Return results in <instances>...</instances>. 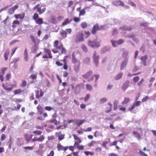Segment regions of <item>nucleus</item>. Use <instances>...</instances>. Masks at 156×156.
Masks as SVG:
<instances>
[{
	"instance_id": "f257e3e1",
	"label": "nucleus",
	"mask_w": 156,
	"mask_h": 156,
	"mask_svg": "<svg viewBox=\"0 0 156 156\" xmlns=\"http://www.w3.org/2000/svg\"><path fill=\"white\" fill-rule=\"evenodd\" d=\"M89 46L93 48H98L100 46L99 43L97 41V39L93 40H89L88 42Z\"/></svg>"
},
{
	"instance_id": "f03ea898",
	"label": "nucleus",
	"mask_w": 156,
	"mask_h": 156,
	"mask_svg": "<svg viewBox=\"0 0 156 156\" xmlns=\"http://www.w3.org/2000/svg\"><path fill=\"white\" fill-rule=\"evenodd\" d=\"M40 4H37L33 8V10H37V11L39 12V14L40 15L43 13L45 11L46 9V7L43 8L42 9L40 7Z\"/></svg>"
},
{
	"instance_id": "7ed1b4c3",
	"label": "nucleus",
	"mask_w": 156,
	"mask_h": 156,
	"mask_svg": "<svg viewBox=\"0 0 156 156\" xmlns=\"http://www.w3.org/2000/svg\"><path fill=\"white\" fill-rule=\"evenodd\" d=\"M99 56L96 51H94L93 55V60L96 67H98L99 64Z\"/></svg>"
},
{
	"instance_id": "20e7f679",
	"label": "nucleus",
	"mask_w": 156,
	"mask_h": 156,
	"mask_svg": "<svg viewBox=\"0 0 156 156\" xmlns=\"http://www.w3.org/2000/svg\"><path fill=\"white\" fill-rule=\"evenodd\" d=\"M111 41L112 46L114 47H117L118 45L121 44L124 42L123 40L122 39H119L118 41L112 40Z\"/></svg>"
},
{
	"instance_id": "39448f33",
	"label": "nucleus",
	"mask_w": 156,
	"mask_h": 156,
	"mask_svg": "<svg viewBox=\"0 0 156 156\" xmlns=\"http://www.w3.org/2000/svg\"><path fill=\"white\" fill-rule=\"evenodd\" d=\"M112 4L115 6H124V3L121 0H116L112 2Z\"/></svg>"
},
{
	"instance_id": "423d86ee",
	"label": "nucleus",
	"mask_w": 156,
	"mask_h": 156,
	"mask_svg": "<svg viewBox=\"0 0 156 156\" xmlns=\"http://www.w3.org/2000/svg\"><path fill=\"white\" fill-rule=\"evenodd\" d=\"M45 139L43 135L40 136L39 138L34 137L33 138L32 140L33 142H35L38 141L40 142H42L44 141Z\"/></svg>"
},
{
	"instance_id": "0eeeda50",
	"label": "nucleus",
	"mask_w": 156,
	"mask_h": 156,
	"mask_svg": "<svg viewBox=\"0 0 156 156\" xmlns=\"http://www.w3.org/2000/svg\"><path fill=\"white\" fill-rule=\"evenodd\" d=\"M141 103V102L140 101H138L136 102H134L133 103V105L130 108H129V111H132L136 106H138L140 105Z\"/></svg>"
},
{
	"instance_id": "6e6552de",
	"label": "nucleus",
	"mask_w": 156,
	"mask_h": 156,
	"mask_svg": "<svg viewBox=\"0 0 156 156\" xmlns=\"http://www.w3.org/2000/svg\"><path fill=\"white\" fill-rule=\"evenodd\" d=\"M18 8V6L17 5H15L14 7L10 9L8 11V13L10 15H11L14 13V11Z\"/></svg>"
},
{
	"instance_id": "1a4fd4ad",
	"label": "nucleus",
	"mask_w": 156,
	"mask_h": 156,
	"mask_svg": "<svg viewBox=\"0 0 156 156\" xmlns=\"http://www.w3.org/2000/svg\"><path fill=\"white\" fill-rule=\"evenodd\" d=\"M99 30L100 28L99 25L98 24H97L94 26L91 31V33L93 34H95L96 32Z\"/></svg>"
},
{
	"instance_id": "9d476101",
	"label": "nucleus",
	"mask_w": 156,
	"mask_h": 156,
	"mask_svg": "<svg viewBox=\"0 0 156 156\" xmlns=\"http://www.w3.org/2000/svg\"><path fill=\"white\" fill-rule=\"evenodd\" d=\"M129 81L127 80L124 83L122 86V89L123 90L125 91L129 87Z\"/></svg>"
},
{
	"instance_id": "9b49d317",
	"label": "nucleus",
	"mask_w": 156,
	"mask_h": 156,
	"mask_svg": "<svg viewBox=\"0 0 156 156\" xmlns=\"http://www.w3.org/2000/svg\"><path fill=\"white\" fill-rule=\"evenodd\" d=\"M140 60H141L142 63H143L144 65L146 66L147 65V55H145L142 56L140 58Z\"/></svg>"
},
{
	"instance_id": "f8f14e48",
	"label": "nucleus",
	"mask_w": 156,
	"mask_h": 156,
	"mask_svg": "<svg viewBox=\"0 0 156 156\" xmlns=\"http://www.w3.org/2000/svg\"><path fill=\"white\" fill-rule=\"evenodd\" d=\"M128 62L127 58H125L124 61L122 62L121 65L120 70H123L124 68L126 66Z\"/></svg>"
},
{
	"instance_id": "ddd939ff",
	"label": "nucleus",
	"mask_w": 156,
	"mask_h": 156,
	"mask_svg": "<svg viewBox=\"0 0 156 156\" xmlns=\"http://www.w3.org/2000/svg\"><path fill=\"white\" fill-rule=\"evenodd\" d=\"M133 27L130 26H124L120 28V29L124 30H127L129 31H130L132 30Z\"/></svg>"
},
{
	"instance_id": "4468645a",
	"label": "nucleus",
	"mask_w": 156,
	"mask_h": 156,
	"mask_svg": "<svg viewBox=\"0 0 156 156\" xmlns=\"http://www.w3.org/2000/svg\"><path fill=\"white\" fill-rule=\"evenodd\" d=\"M58 41H55L54 42V46L57 49H58L59 50H61L62 48L63 47V46L62 44H61L60 46H58Z\"/></svg>"
},
{
	"instance_id": "2eb2a0df",
	"label": "nucleus",
	"mask_w": 156,
	"mask_h": 156,
	"mask_svg": "<svg viewBox=\"0 0 156 156\" xmlns=\"http://www.w3.org/2000/svg\"><path fill=\"white\" fill-rule=\"evenodd\" d=\"M37 108L39 114L40 115H42L44 109L41 106L38 105Z\"/></svg>"
},
{
	"instance_id": "dca6fc26",
	"label": "nucleus",
	"mask_w": 156,
	"mask_h": 156,
	"mask_svg": "<svg viewBox=\"0 0 156 156\" xmlns=\"http://www.w3.org/2000/svg\"><path fill=\"white\" fill-rule=\"evenodd\" d=\"M39 92L38 90L35 91V95L37 98H38L40 97H41L43 95V93L41 90L40 92V95H39Z\"/></svg>"
},
{
	"instance_id": "f3484780",
	"label": "nucleus",
	"mask_w": 156,
	"mask_h": 156,
	"mask_svg": "<svg viewBox=\"0 0 156 156\" xmlns=\"http://www.w3.org/2000/svg\"><path fill=\"white\" fill-rule=\"evenodd\" d=\"M81 88V84H78L75 87V89L74 91L75 93V94L78 93L80 90Z\"/></svg>"
},
{
	"instance_id": "a211bd4d",
	"label": "nucleus",
	"mask_w": 156,
	"mask_h": 156,
	"mask_svg": "<svg viewBox=\"0 0 156 156\" xmlns=\"http://www.w3.org/2000/svg\"><path fill=\"white\" fill-rule=\"evenodd\" d=\"M92 74V71H89L85 75H83L82 76L83 77L87 79H88L90 76H91V75Z\"/></svg>"
},
{
	"instance_id": "6ab92c4d",
	"label": "nucleus",
	"mask_w": 156,
	"mask_h": 156,
	"mask_svg": "<svg viewBox=\"0 0 156 156\" xmlns=\"http://www.w3.org/2000/svg\"><path fill=\"white\" fill-rule=\"evenodd\" d=\"M85 122V121L83 120H76L75 121L76 124L77 126H79Z\"/></svg>"
},
{
	"instance_id": "aec40b11",
	"label": "nucleus",
	"mask_w": 156,
	"mask_h": 156,
	"mask_svg": "<svg viewBox=\"0 0 156 156\" xmlns=\"http://www.w3.org/2000/svg\"><path fill=\"white\" fill-rule=\"evenodd\" d=\"M15 17L16 19H22L24 18V14H15Z\"/></svg>"
},
{
	"instance_id": "412c9836",
	"label": "nucleus",
	"mask_w": 156,
	"mask_h": 156,
	"mask_svg": "<svg viewBox=\"0 0 156 156\" xmlns=\"http://www.w3.org/2000/svg\"><path fill=\"white\" fill-rule=\"evenodd\" d=\"M80 62H78L77 65H75L74 66V69L75 72H78L79 70Z\"/></svg>"
},
{
	"instance_id": "4be33fe9",
	"label": "nucleus",
	"mask_w": 156,
	"mask_h": 156,
	"mask_svg": "<svg viewBox=\"0 0 156 156\" xmlns=\"http://www.w3.org/2000/svg\"><path fill=\"white\" fill-rule=\"evenodd\" d=\"M133 134L134 137L136 138H137L138 140L141 139V138L140 135L136 131H134L133 132Z\"/></svg>"
},
{
	"instance_id": "5701e85b",
	"label": "nucleus",
	"mask_w": 156,
	"mask_h": 156,
	"mask_svg": "<svg viewBox=\"0 0 156 156\" xmlns=\"http://www.w3.org/2000/svg\"><path fill=\"white\" fill-rule=\"evenodd\" d=\"M9 49H7L4 54V56L5 61H7L8 59V56L9 54Z\"/></svg>"
},
{
	"instance_id": "b1692460",
	"label": "nucleus",
	"mask_w": 156,
	"mask_h": 156,
	"mask_svg": "<svg viewBox=\"0 0 156 156\" xmlns=\"http://www.w3.org/2000/svg\"><path fill=\"white\" fill-rule=\"evenodd\" d=\"M44 51L45 53L47 54V55H48L49 58H52V56L51 55V51L50 50L48 49L45 48L44 49Z\"/></svg>"
},
{
	"instance_id": "393cba45",
	"label": "nucleus",
	"mask_w": 156,
	"mask_h": 156,
	"mask_svg": "<svg viewBox=\"0 0 156 156\" xmlns=\"http://www.w3.org/2000/svg\"><path fill=\"white\" fill-rule=\"evenodd\" d=\"M36 23L38 24H41L43 23V20L41 18H38L35 20Z\"/></svg>"
},
{
	"instance_id": "a878e982",
	"label": "nucleus",
	"mask_w": 156,
	"mask_h": 156,
	"mask_svg": "<svg viewBox=\"0 0 156 156\" xmlns=\"http://www.w3.org/2000/svg\"><path fill=\"white\" fill-rule=\"evenodd\" d=\"M37 49L38 48L37 45V44H35L34 45H33L32 47V52L33 53H34L36 52V51L37 50Z\"/></svg>"
},
{
	"instance_id": "bb28decb",
	"label": "nucleus",
	"mask_w": 156,
	"mask_h": 156,
	"mask_svg": "<svg viewBox=\"0 0 156 156\" xmlns=\"http://www.w3.org/2000/svg\"><path fill=\"white\" fill-rule=\"evenodd\" d=\"M60 34L63 38H64L67 37V34L65 30H62L60 32Z\"/></svg>"
},
{
	"instance_id": "cd10ccee",
	"label": "nucleus",
	"mask_w": 156,
	"mask_h": 156,
	"mask_svg": "<svg viewBox=\"0 0 156 156\" xmlns=\"http://www.w3.org/2000/svg\"><path fill=\"white\" fill-rule=\"evenodd\" d=\"M16 143L18 146H20L22 145L23 144V141L21 139L18 138L17 139V141Z\"/></svg>"
},
{
	"instance_id": "c85d7f7f",
	"label": "nucleus",
	"mask_w": 156,
	"mask_h": 156,
	"mask_svg": "<svg viewBox=\"0 0 156 156\" xmlns=\"http://www.w3.org/2000/svg\"><path fill=\"white\" fill-rule=\"evenodd\" d=\"M80 25L82 28L83 29H85L87 27V24L86 22H82L81 23Z\"/></svg>"
},
{
	"instance_id": "c756f323",
	"label": "nucleus",
	"mask_w": 156,
	"mask_h": 156,
	"mask_svg": "<svg viewBox=\"0 0 156 156\" xmlns=\"http://www.w3.org/2000/svg\"><path fill=\"white\" fill-rule=\"evenodd\" d=\"M130 101V99L128 98H125L124 101H122V104H126L128 103Z\"/></svg>"
},
{
	"instance_id": "7c9ffc66",
	"label": "nucleus",
	"mask_w": 156,
	"mask_h": 156,
	"mask_svg": "<svg viewBox=\"0 0 156 156\" xmlns=\"http://www.w3.org/2000/svg\"><path fill=\"white\" fill-rule=\"evenodd\" d=\"M118 101L116 100H115L114 102V110H116L117 108V105Z\"/></svg>"
},
{
	"instance_id": "2f4dec72",
	"label": "nucleus",
	"mask_w": 156,
	"mask_h": 156,
	"mask_svg": "<svg viewBox=\"0 0 156 156\" xmlns=\"http://www.w3.org/2000/svg\"><path fill=\"white\" fill-rule=\"evenodd\" d=\"M2 86L3 88L6 91H10L13 89V87H6L3 84H2Z\"/></svg>"
},
{
	"instance_id": "473e14b6",
	"label": "nucleus",
	"mask_w": 156,
	"mask_h": 156,
	"mask_svg": "<svg viewBox=\"0 0 156 156\" xmlns=\"http://www.w3.org/2000/svg\"><path fill=\"white\" fill-rule=\"evenodd\" d=\"M73 136L74 137V140H76L79 142V143H81V140L78 137V136L76 134H73Z\"/></svg>"
},
{
	"instance_id": "72a5a7b5",
	"label": "nucleus",
	"mask_w": 156,
	"mask_h": 156,
	"mask_svg": "<svg viewBox=\"0 0 156 156\" xmlns=\"http://www.w3.org/2000/svg\"><path fill=\"white\" fill-rule=\"evenodd\" d=\"M42 133V132L40 130H35L33 132V133L36 135H40Z\"/></svg>"
},
{
	"instance_id": "f704fd0d",
	"label": "nucleus",
	"mask_w": 156,
	"mask_h": 156,
	"mask_svg": "<svg viewBox=\"0 0 156 156\" xmlns=\"http://www.w3.org/2000/svg\"><path fill=\"white\" fill-rule=\"evenodd\" d=\"M12 24L13 25L12 26V27L13 28H15L16 27V26L15 25V24L19 25L20 24V22L18 20H15L13 21Z\"/></svg>"
},
{
	"instance_id": "c9c22d12",
	"label": "nucleus",
	"mask_w": 156,
	"mask_h": 156,
	"mask_svg": "<svg viewBox=\"0 0 156 156\" xmlns=\"http://www.w3.org/2000/svg\"><path fill=\"white\" fill-rule=\"evenodd\" d=\"M57 148L58 150V151H60L61 150H63L64 146L60 144H58L57 146Z\"/></svg>"
},
{
	"instance_id": "e433bc0d",
	"label": "nucleus",
	"mask_w": 156,
	"mask_h": 156,
	"mask_svg": "<svg viewBox=\"0 0 156 156\" xmlns=\"http://www.w3.org/2000/svg\"><path fill=\"white\" fill-rule=\"evenodd\" d=\"M122 76V73H119L115 77V79L116 80H118L121 78Z\"/></svg>"
},
{
	"instance_id": "4c0bfd02",
	"label": "nucleus",
	"mask_w": 156,
	"mask_h": 156,
	"mask_svg": "<svg viewBox=\"0 0 156 156\" xmlns=\"http://www.w3.org/2000/svg\"><path fill=\"white\" fill-rule=\"evenodd\" d=\"M128 37L132 38L134 41L136 42V39L135 38V36L133 34H130L128 35L127 36Z\"/></svg>"
},
{
	"instance_id": "58836bf2",
	"label": "nucleus",
	"mask_w": 156,
	"mask_h": 156,
	"mask_svg": "<svg viewBox=\"0 0 156 156\" xmlns=\"http://www.w3.org/2000/svg\"><path fill=\"white\" fill-rule=\"evenodd\" d=\"M72 61L74 63L79 62H78V60L76 58V57L74 56V53H73L72 55Z\"/></svg>"
},
{
	"instance_id": "ea45409f",
	"label": "nucleus",
	"mask_w": 156,
	"mask_h": 156,
	"mask_svg": "<svg viewBox=\"0 0 156 156\" xmlns=\"http://www.w3.org/2000/svg\"><path fill=\"white\" fill-rule=\"evenodd\" d=\"M70 22L69 21V20L68 19H66L65 20L64 22L62 23V25L63 26L66 25L68 23H69Z\"/></svg>"
},
{
	"instance_id": "a19ab883",
	"label": "nucleus",
	"mask_w": 156,
	"mask_h": 156,
	"mask_svg": "<svg viewBox=\"0 0 156 156\" xmlns=\"http://www.w3.org/2000/svg\"><path fill=\"white\" fill-rule=\"evenodd\" d=\"M86 88L87 90L90 91L92 89V86L89 84H86Z\"/></svg>"
},
{
	"instance_id": "79ce46f5",
	"label": "nucleus",
	"mask_w": 156,
	"mask_h": 156,
	"mask_svg": "<svg viewBox=\"0 0 156 156\" xmlns=\"http://www.w3.org/2000/svg\"><path fill=\"white\" fill-rule=\"evenodd\" d=\"M86 12L85 10L83 9L80 10V11L79 15L80 16H83L85 14Z\"/></svg>"
},
{
	"instance_id": "37998d69",
	"label": "nucleus",
	"mask_w": 156,
	"mask_h": 156,
	"mask_svg": "<svg viewBox=\"0 0 156 156\" xmlns=\"http://www.w3.org/2000/svg\"><path fill=\"white\" fill-rule=\"evenodd\" d=\"M30 37L31 40L35 44H36V42L35 40V39L34 36L33 35H31L30 36Z\"/></svg>"
},
{
	"instance_id": "c03bdc74",
	"label": "nucleus",
	"mask_w": 156,
	"mask_h": 156,
	"mask_svg": "<svg viewBox=\"0 0 156 156\" xmlns=\"http://www.w3.org/2000/svg\"><path fill=\"white\" fill-rule=\"evenodd\" d=\"M51 123H54L55 125H57V121L55 119H51L49 121Z\"/></svg>"
},
{
	"instance_id": "a18cd8bd",
	"label": "nucleus",
	"mask_w": 156,
	"mask_h": 156,
	"mask_svg": "<svg viewBox=\"0 0 156 156\" xmlns=\"http://www.w3.org/2000/svg\"><path fill=\"white\" fill-rule=\"evenodd\" d=\"M38 17V14L37 13H35L34 15L33 19L34 20H35L36 19L39 18Z\"/></svg>"
},
{
	"instance_id": "49530a36",
	"label": "nucleus",
	"mask_w": 156,
	"mask_h": 156,
	"mask_svg": "<svg viewBox=\"0 0 156 156\" xmlns=\"http://www.w3.org/2000/svg\"><path fill=\"white\" fill-rule=\"evenodd\" d=\"M84 153L85 154H86L87 155H90L91 156L93 155L94 154V153L92 152H90L89 151H85L84 152Z\"/></svg>"
},
{
	"instance_id": "de8ad7c7",
	"label": "nucleus",
	"mask_w": 156,
	"mask_h": 156,
	"mask_svg": "<svg viewBox=\"0 0 156 156\" xmlns=\"http://www.w3.org/2000/svg\"><path fill=\"white\" fill-rule=\"evenodd\" d=\"M128 55V52L127 51H125L123 52V56L124 58H126Z\"/></svg>"
},
{
	"instance_id": "09e8293b",
	"label": "nucleus",
	"mask_w": 156,
	"mask_h": 156,
	"mask_svg": "<svg viewBox=\"0 0 156 156\" xmlns=\"http://www.w3.org/2000/svg\"><path fill=\"white\" fill-rule=\"evenodd\" d=\"M66 34H70L72 32V30L70 28L66 29L65 30Z\"/></svg>"
},
{
	"instance_id": "8fccbe9b",
	"label": "nucleus",
	"mask_w": 156,
	"mask_h": 156,
	"mask_svg": "<svg viewBox=\"0 0 156 156\" xmlns=\"http://www.w3.org/2000/svg\"><path fill=\"white\" fill-rule=\"evenodd\" d=\"M139 153L141 156H148L147 154L143 152L141 150H140Z\"/></svg>"
},
{
	"instance_id": "3c124183",
	"label": "nucleus",
	"mask_w": 156,
	"mask_h": 156,
	"mask_svg": "<svg viewBox=\"0 0 156 156\" xmlns=\"http://www.w3.org/2000/svg\"><path fill=\"white\" fill-rule=\"evenodd\" d=\"M21 92V90L20 89H18L15 90L14 91L15 94H20Z\"/></svg>"
},
{
	"instance_id": "603ef678",
	"label": "nucleus",
	"mask_w": 156,
	"mask_h": 156,
	"mask_svg": "<svg viewBox=\"0 0 156 156\" xmlns=\"http://www.w3.org/2000/svg\"><path fill=\"white\" fill-rule=\"evenodd\" d=\"M53 109V108L50 106H46L45 107V109L48 111H50Z\"/></svg>"
},
{
	"instance_id": "864d4df0",
	"label": "nucleus",
	"mask_w": 156,
	"mask_h": 156,
	"mask_svg": "<svg viewBox=\"0 0 156 156\" xmlns=\"http://www.w3.org/2000/svg\"><path fill=\"white\" fill-rule=\"evenodd\" d=\"M148 23L147 22L141 23H140V26H141L146 27V26H147L148 25Z\"/></svg>"
},
{
	"instance_id": "5fc2aeb1",
	"label": "nucleus",
	"mask_w": 156,
	"mask_h": 156,
	"mask_svg": "<svg viewBox=\"0 0 156 156\" xmlns=\"http://www.w3.org/2000/svg\"><path fill=\"white\" fill-rule=\"evenodd\" d=\"M111 49V48L109 46H106L103 48V50L105 51H109Z\"/></svg>"
},
{
	"instance_id": "6e6d98bb",
	"label": "nucleus",
	"mask_w": 156,
	"mask_h": 156,
	"mask_svg": "<svg viewBox=\"0 0 156 156\" xmlns=\"http://www.w3.org/2000/svg\"><path fill=\"white\" fill-rule=\"evenodd\" d=\"M19 60V58H15L13 59V61L11 62V63H14L16 64Z\"/></svg>"
},
{
	"instance_id": "4d7b16f0",
	"label": "nucleus",
	"mask_w": 156,
	"mask_h": 156,
	"mask_svg": "<svg viewBox=\"0 0 156 156\" xmlns=\"http://www.w3.org/2000/svg\"><path fill=\"white\" fill-rule=\"evenodd\" d=\"M7 67H4L2 69V75H3L5 74V71L7 70Z\"/></svg>"
},
{
	"instance_id": "13d9d810",
	"label": "nucleus",
	"mask_w": 156,
	"mask_h": 156,
	"mask_svg": "<svg viewBox=\"0 0 156 156\" xmlns=\"http://www.w3.org/2000/svg\"><path fill=\"white\" fill-rule=\"evenodd\" d=\"M90 97V94H87L86 95L85 98H84V100L85 101H87Z\"/></svg>"
},
{
	"instance_id": "bf43d9fd",
	"label": "nucleus",
	"mask_w": 156,
	"mask_h": 156,
	"mask_svg": "<svg viewBox=\"0 0 156 156\" xmlns=\"http://www.w3.org/2000/svg\"><path fill=\"white\" fill-rule=\"evenodd\" d=\"M145 50V47L144 45H143L140 48V51L144 52Z\"/></svg>"
},
{
	"instance_id": "052dcab7",
	"label": "nucleus",
	"mask_w": 156,
	"mask_h": 156,
	"mask_svg": "<svg viewBox=\"0 0 156 156\" xmlns=\"http://www.w3.org/2000/svg\"><path fill=\"white\" fill-rule=\"evenodd\" d=\"M6 138V136L4 134H2L1 137V141H3Z\"/></svg>"
},
{
	"instance_id": "680f3d73",
	"label": "nucleus",
	"mask_w": 156,
	"mask_h": 156,
	"mask_svg": "<svg viewBox=\"0 0 156 156\" xmlns=\"http://www.w3.org/2000/svg\"><path fill=\"white\" fill-rule=\"evenodd\" d=\"M37 76L36 74H33L30 76V77L33 80L37 78Z\"/></svg>"
},
{
	"instance_id": "e2e57ef3",
	"label": "nucleus",
	"mask_w": 156,
	"mask_h": 156,
	"mask_svg": "<svg viewBox=\"0 0 156 156\" xmlns=\"http://www.w3.org/2000/svg\"><path fill=\"white\" fill-rule=\"evenodd\" d=\"M66 52V50L63 47L61 49V53L62 54H65Z\"/></svg>"
},
{
	"instance_id": "0e129e2a",
	"label": "nucleus",
	"mask_w": 156,
	"mask_h": 156,
	"mask_svg": "<svg viewBox=\"0 0 156 156\" xmlns=\"http://www.w3.org/2000/svg\"><path fill=\"white\" fill-rule=\"evenodd\" d=\"M65 135L64 134H62L61 135L59 136H58V140H62L64 138Z\"/></svg>"
},
{
	"instance_id": "69168bd1",
	"label": "nucleus",
	"mask_w": 156,
	"mask_h": 156,
	"mask_svg": "<svg viewBox=\"0 0 156 156\" xmlns=\"http://www.w3.org/2000/svg\"><path fill=\"white\" fill-rule=\"evenodd\" d=\"M83 38L82 35H80V37L78 38V42L83 41Z\"/></svg>"
},
{
	"instance_id": "338daca9",
	"label": "nucleus",
	"mask_w": 156,
	"mask_h": 156,
	"mask_svg": "<svg viewBox=\"0 0 156 156\" xmlns=\"http://www.w3.org/2000/svg\"><path fill=\"white\" fill-rule=\"evenodd\" d=\"M139 79V78L138 76H136L133 78V80L135 82H136L138 81Z\"/></svg>"
},
{
	"instance_id": "774afa93",
	"label": "nucleus",
	"mask_w": 156,
	"mask_h": 156,
	"mask_svg": "<svg viewBox=\"0 0 156 156\" xmlns=\"http://www.w3.org/2000/svg\"><path fill=\"white\" fill-rule=\"evenodd\" d=\"M54 152L53 151H51L50 153L48 154L47 156H54Z\"/></svg>"
}]
</instances>
